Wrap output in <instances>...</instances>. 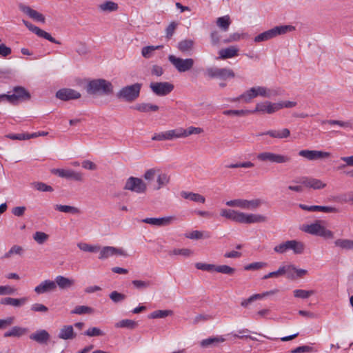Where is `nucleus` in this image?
<instances>
[{
	"instance_id": "nucleus-1",
	"label": "nucleus",
	"mask_w": 353,
	"mask_h": 353,
	"mask_svg": "<svg viewBox=\"0 0 353 353\" xmlns=\"http://www.w3.org/2000/svg\"><path fill=\"white\" fill-rule=\"evenodd\" d=\"M220 214L221 216L233 221L245 224L263 223L266 221L267 219L266 217L262 214H247L232 209H222Z\"/></svg>"
},
{
	"instance_id": "nucleus-2",
	"label": "nucleus",
	"mask_w": 353,
	"mask_h": 353,
	"mask_svg": "<svg viewBox=\"0 0 353 353\" xmlns=\"http://www.w3.org/2000/svg\"><path fill=\"white\" fill-rule=\"evenodd\" d=\"M281 94L279 88L272 89L264 86H254L243 92V97L245 98V103H250L253 99L261 97L264 98H272Z\"/></svg>"
},
{
	"instance_id": "nucleus-3",
	"label": "nucleus",
	"mask_w": 353,
	"mask_h": 353,
	"mask_svg": "<svg viewBox=\"0 0 353 353\" xmlns=\"http://www.w3.org/2000/svg\"><path fill=\"white\" fill-rule=\"evenodd\" d=\"M87 90L92 94L110 95L113 93V85L105 79H98L90 81Z\"/></svg>"
},
{
	"instance_id": "nucleus-4",
	"label": "nucleus",
	"mask_w": 353,
	"mask_h": 353,
	"mask_svg": "<svg viewBox=\"0 0 353 353\" xmlns=\"http://www.w3.org/2000/svg\"><path fill=\"white\" fill-rule=\"evenodd\" d=\"M322 223V221L318 220L311 224H305L301 227V230L307 234L319 236L324 239H333L334 233L327 229Z\"/></svg>"
},
{
	"instance_id": "nucleus-5",
	"label": "nucleus",
	"mask_w": 353,
	"mask_h": 353,
	"mask_svg": "<svg viewBox=\"0 0 353 353\" xmlns=\"http://www.w3.org/2000/svg\"><path fill=\"white\" fill-rule=\"evenodd\" d=\"M294 30V27L290 25L276 26L272 29L265 31L254 37V41L256 43L270 40L279 35L284 34Z\"/></svg>"
},
{
	"instance_id": "nucleus-6",
	"label": "nucleus",
	"mask_w": 353,
	"mask_h": 353,
	"mask_svg": "<svg viewBox=\"0 0 353 353\" xmlns=\"http://www.w3.org/2000/svg\"><path fill=\"white\" fill-rule=\"evenodd\" d=\"M141 88V84L139 83L125 86L118 92L117 97L125 101L132 102L139 97Z\"/></svg>"
},
{
	"instance_id": "nucleus-7",
	"label": "nucleus",
	"mask_w": 353,
	"mask_h": 353,
	"mask_svg": "<svg viewBox=\"0 0 353 353\" xmlns=\"http://www.w3.org/2000/svg\"><path fill=\"white\" fill-rule=\"evenodd\" d=\"M168 59L174 68L180 73L190 70L194 64V61L192 58L183 59L173 54H170Z\"/></svg>"
},
{
	"instance_id": "nucleus-8",
	"label": "nucleus",
	"mask_w": 353,
	"mask_h": 353,
	"mask_svg": "<svg viewBox=\"0 0 353 353\" xmlns=\"http://www.w3.org/2000/svg\"><path fill=\"white\" fill-rule=\"evenodd\" d=\"M263 201L260 199L252 200L247 199H234L226 202V205L230 207H236L243 210H254L259 208Z\"/></svg>"
},
{
	"instance_id": "nucleus-9",
	"label": "nucleus",
	"mask_w": 353,
	"mask_h": 353,
	"mask_svg": "<svg viewBox=\"0 0 353 353\" xmlns=\"http://www.w3.org/2000/svg\"><path fill=\"white\" fill-rule=\"evenodd\" d=\"M205 75L209 78H217L223 80H225L228 78H234L235 77L232 70L227 68H220L217 67H209L206 68Z\"/></svg>"
},
{
	"instance_id": "nucleus-10",
	"label": "nucleus",
	"mask_w": 353,
	"mask_h": 353,
	"mask_svg": "<svg viewBox=\"0 0 353 353\" xmlns=\"http://www.w3.org/2000/svg\"><path fill=\"white\" fill-rule=\"evenodd\" d=\"M123 189L137 194H143L147 190V185L143 180L140 178L130 176L126 180Z\"/></svg>"
},
{
	"instance_id": "nucleus-11",
	"label": "nucleus",
	"mask_w": 353,
	"mask_h": 353,
	"mask_svg": "<svg viewBox=\"0 0 353 353\" xmlns=\"http://www.w3.org/2000/svg\"><path fill=\"white\" fill-rule=\"evenodd\" d=\"M256 158L259 161L276 163H285L290 162L291 160V158L289 156L276 154L270 152H263L259 153L256 156Z\"/></svg>"
},
{
	"instance_id": "nucleus-12",
	"label": "nucleus",
	"mask_w": 353,
	"mask_h": 353,
	"mask_svg": "<svg viewBox=\"0 0 353 353\" xmlns=\"http://www.w3.org/2000/svg\"><path fill=\"white\" fill-rule=\"evenodd\" d=\"M150 88L156 95L163 97L169 94L174 90V85L168 81L152 82Z\"/></svg>"
},
{
	"instance_id": "nucleus-13",
	"label": "nucleus",
	"mask_w": 353,
	"mask_h": 353,
	"mask_svg": "<svg viewBox=\"0 0 353 353\" xmlns=\"http://www.w3.org/2000/svg\"><path fill=\"white\" fill-rule=\"evenodd\" d=\"M53 174L57 175L61 178L66 179H72L76 181H83V174L80 172H77L71 169L54 168L51 170Z\"/></svg>"
},
{
	"instance_id": "nucleus-14",
	"label": "nucleus",
	"mask_w": 353,
	"mask_h": 353,
	"mask_svg": "<svg viewBox=\"0 0 353 353\" xmlns=\"http://www.w3.org/2000/svg\"><path fill=\"white\" fill-rule=\"evenodd\" d=\"M99 259L105 260L110 256H113L115 255L127 256L128 254L125 251L121 248H116L113 246H104L101 248L99 250Z\"/></svg>"
},
{
	"instance_id": "nucleus-15",
	"label": "nucleus",
	"mask_w": 353,
	"mask_h": 353,
	"mask_svg": "<svg viewBox=\"0 0 353 353\" xmlns=\"http://www.w3.org/2000/svg\"><path fill=\"white\" fill-rule=\"evenodd\" d=\"M278 111L277 103H272L270 101H265L257 103L255 108L251 110V114L261 113L272 114Z\"/></svg>"
},
{
	"instance_id": "nucleus-16",
	"label": "nucleus",
	"mask_w": 353,
	"mask_h": 353,
	"mask_svg": "<svg viewBox=\"0 0 353 353\" xmlns=\"http://www.w3.org/2000/svg\"><path fill=\"white\" fill-rule=\"evenodd\" d=\"M181 138L180 128L170 130L168 131L155 133L152 137L153 141H171L174 139Z\"/></svg>"
},
{
	"instance_id": "nucleus-17",
	"label": "nucleus",
	"mask_w": 353,
	"mask_h": 353,
	"mask_svg": "<svg viewBox=\"0 0 353 353\" xmlns=\"http://www.w3.org/2000/svg\"><path fill=\"white\" fill-rule=\"evenodd\" d=\"M176 220L174 216H168L159 218H145L142 222L158 227L167 226L172 224Z\"/></svg>"
},
{
	"instance_id": "nucleus-18",
	"label": "nucleus",
	"mask_w": 353,
	"mask_h": 353,
	"mask_svg": "<svg viewBox=\"0 0 353 353\" xmlns=\"http://www.w3.org/2000/svg\"><path fill=\"white\" fill-rule=\"evenodd\" d=\"M19 8L22 12L27 14L32 19L42 23H45L46 19L43 14L32 9L30 6L20 3L19 5Z\"/></svg>"
},
{
	"instance_id": "nucleus-19",
	"label": "nucleus",
	"mask_w": 353,
	"mask_h": 353,
	"mask_svg": "<svg viewBox=\"0 0 353 353\" xmlns=\"http://www.w3.org/2000/svg\"><path fill=\"white\" fill-rule=\"evenodd\" d=\"M56 97L62 101H69L80 98L81 94L71 88H63L57 92Z\"/></svg>"
},
{
	"instance_id": "nucleus-20",
	"label": "nucleus",
	"mask_w": 353,
	"mask_h": 353,
	"mask_svg": "<svg viewBox=\"0 0 353 353\" xmlns=\"http://www.w3.org/2000/svg\"><path fill=\"white\" fill-rule=\"evenodd\" d=\"M299 183H302L307 188L314 190H321L326 187L327 184L320 179L304 176L299 179Z\"/></svg>"
},
{
	"instance_id": "nucleus-21",
	"label": "nucleus",
	"mask_w": 353,
	"mask_h": 353,
	"mask_svg": "<svg viewBox=\"0 0 353 353\" xmlns=\"http://www.w3.org/2000/svg\"><path fill=\"white\" fill-rule=\"evenodd\" d=\"M57 289L56 283L52 280H44L41 282L38 285H37L34 291L37 294H42L45 293H48L51 292H54Z\"/></svg>"
},
{
	"instance_id": "nucleus-22",
	"label": "nucleus",
	"mask_w": 353,
	"mask_h": 353,
	"mask_svg": "<svg viewBox=\"0 0 353 353\" xmlns=\"http://www.w3.org/2000/svg\"><path fill=\"white\" fill-rule=\"evenodd\" d=\"M299 155L308 160L312 161L318 159L329 157L330 154L327 152L319 150H302L299 151Z\"/></svg>"
},
{
	"instance_id": "nucleus-23",
	"label": "nucleus",
	"mask_w": 353,
	"mask_h": 353,
	"mask_svg": "<svg viewBox=\"0 0 353 353\" xmlns=\"http://www.w3.org/2000/svg\"><path fill=\"white\" fill-rule=\"evenodd\" d=\"M12 100V104L17 103L19 101L28 100L30 98L29 92L23 87L17 86L14 88L13 93L10 94Z\"/></svg>"
},
{
	"instance_id": "nucleus-24",
	"label": "nucleus",
	"mask_w": 353,
	"mask_h": 353,
	"mask_svg": "<svg viewBox=\"0 0 353 353\" xmlns=\"http://www.w3.org/2000/svg\"><path fill=\"white\" fill-rule=\"evenodd\" d=\"M299 208L303 210L310 212H323L325 213H335L338 212V209L332 206L321 205H307L305 204H299Z\"/></svg>"
},
{
	"instance_id": "nucleus-25",
	"label": "nucleus",
	"mask_w": 353,
	"mask_h": 353,
	"mask_svg": "<svg viewBox=\"0 0 353 353\" xmlns=\"http://www.w3.org/2000/svg\"><path fill=\"white\" fill-rule=\"evenodd\" d=\"M30 339L40 343L46 344L50 340V334L46 330H38L30 335Z\"/></svg>"
},
{
	"instance_id": "nucleus-26",
	"label": "nucleus",
	"mask_w": 353,
	"mask_h": 353,
	"mask_svg": "<svg viewBox=\"0 0 353 353\" xmlns=\"http://www.w3.org/2000/svg\"><path fill=\"white\" fill-rule=\"evenodd\" d=\"M268 135L275 139H285L290 135V131L288 128L280 130H270L266 132L258 134V136Z\"/></svg>"
},
{
	"instance_id": "nucleus-27",
	"label": "nucleus",
	"mask_w": 353,
	"mask_h": 353,
	"mask_svg": "<svg viewBox=\"0 0 353 353\" xmlns=\"http://www.w3.org/2000/svg\"><path fill=\"white\" fill-rule=\"evenodd\" d=\"M28 332V329L21 326H13L11 329L6 331L4 337H17L20 338Z\"/></svg>"
},
{
	"instance_id": "nucleus-28",
	"label": "nucleus",
	"mask_w": 353,
	"mask_h": 353,
	"mask_svg": "<svg viewBox=\"0 0 353 353\" xmlns=\"http://www.w3.org/2000/svg\"><path fill=\"white\" fill-rule=\"evenodd\" d=\"M239 50V49L238 48V47L234 46L221 49L219 51V59H226L235 57L238 56Z\"/></svg>"
},
{
	"instance_id": "nucleus-29",
	"label": "nucleus",
	"mask_w": 353,
	"mask_h": 353,
	"mask_svg": "<svg viewBox=\"0 0 353 353\" xmlns=\"http://www.w3.org/2000/svg\"><path fill=\"white\" fill-rule=\"evenodd\" d=\"M76 334L74 332L73 327L72 325H64L59 331L58 337L63 340L73 339L75 338Z\"/></svg>"
},
{
	"instance_id": "nucleus-30",
	"label": "nucleus",
	"mask_w": 353,
	"mask_h": 353,
	"mask_svg": "<svg viewBox=\"0 0 353 353\" xmlns=\"http://www.w3.org/2000/svg\"><path fill=\"white\" fill-rule=\"evenodd\" d=\"M28 301V298L23 297L21 299H15L12 297L3 298L0 303L2 305H12L14 307H20L24 305Z\"/></svg>"
},
{
	"instance_id": "nucleus-31",
	"label": "nucleus",
	"mask_w": 353,
	"mask_h": 353,
	"mask_svg": "<svg viewBox=\"0 0 353 353\" xmlns=\"http://www.w3.org/2000/svg\"><path fill=\"white\" fill-rule=\"evenodd\" d=\"M54 281L60 289H68L74 284V280L61 275L57 276Z\"/></svg>"
},
{
	"instance_id": "nucleus-32",
	"label": "nucleus",
	"mask_w": 353,
	"mask_h": 353,
	"mask_svg": "<svg viewBox=\"0 0 353 353\" xmlns=\"http://www.w3.org/2000/svg\"><path fill=\"white\" fill-rule=\"evenodd\" d=\"M181 196L185 199L196 203H204L205 199L203 196L192 192L182 191L181 192Z\"/></svg>"
},
{
	"instance_id": "nucleus-33",
	"label": "nucleus",
	"mask_w": 353,
	"mask_h": 353,
	"mask_svg": "<svg viewBox=\"0 0 353 353\" xmlns=\"http://www.w3.org/2000/svg\"><path fill=\"white\" fill-rule=\"evenodd\" d=\"M98 8L102 12H112L118 10L119 5L112 1H105L100 3Z\"/></svg>"
},
{
	"instance_id": "nucleus-34",
	"label": "nucleus",
	"mask_w": 353,
	"mask_h": 353,
	"mask_svg": "<svg viewBox=\"0 0 353 353\" xmlns=\"http://www.w3.org/2000/svg\"><path fill=\"white\" fill-rule=\"evenodd\" d=\"M203 132V129L199 127L190 126L186 129L180 128L181 138H186L192 134H199Z\"/></svg>"
},
{
	"instance_id": "nucleus-35",
	"label": "nucleus",
	"mask_w": 353,
	"mask_h": 353,
	"mask_svg": "<svg viewBox=\"0 0 353 353\" xmlns=\"http://www.w3.org/2000/svg\"><path fill=\"white\" fill-rule=\"evenodd\" d=\"M321 124H328L330 125H338L344 129H352L353 124L350 121H343L339 120H322Z\"/></svg>"
},
{
	"instance_id": "nucleus-36",
	"label": "nucleus",
	"mask_w": 353,
	"mask_h": 353,
	"mask_svg": "<svg viewBox=\"0 0 353 353\" xmlns=\"http://www.w3.org/2000/svg\"><path fill=\"white\" fill-rule=\"evenodd\" d=\"M225 341V339L223 336H216L202 340L200 343V345L203 347H208L212 345L223 343Z\"/></svg>"
},
{
	"instance_id": "nucleus-37",
	"label": "nucleus",
	"mask_w": 353,
	"mask_h": 353,
	"mask_svg": "<svg viewBox=\"0 0 353 353\" xmlns=\"http://www.w3.org/2000/svg\"><path fill=\"white\" fill-rule=\"evenodd\" d=\"M194 41L192 39H183L177 44V48L183 53L191 51L194 47Z\"/></svg>"
},
{
	"instance_id": "nucleus-38",
	"label": "nucleus",
	"mask_w": 353,
	"mask_h": 353,
	"mask_svg": "<svg viewBox=\"0 0 353 353\" xmlns=\"http://www.w3.org/2000/svg\"><path fill=\"white\" fill-rule=\"evenodd\" d=\"M210 233L209 232H203L199 230H194L190 233H186L185 236L190 239H209L210 237Z\"/></svg>"
},
{
	"instance_id": "nucleus-39",
	"label": "nucleus",
	"mask_w": 353,
	"mask_h": 353,
	"mask_svg": "<svg viewBox=\"0 0 353 353\" xmlns=\"http://www.w3.org/2000/svg\"><path fill=\"white\" fill-rule=\"evenodd\" d=\"M335 246L345 250H353V240L338 239L334 241Z\"/></svg>"
},
{
	"instance_id": "nucleus-40",
	"label": "nucleus",
	"mask_w": 353,
	"mask_h": 353,
	"mask_svg": "<svg viewBox=\"0 0 353 353\" xmlns=\"http://www.w3.org/2000/svg\"><path fill=\"white\" fill-rule=\"evenodd\" d=\"M54 209L61 212L70 213L72 214H78L81 213V211L78 208L66 205L57 204L54 205Z\"/></svg>"
},
{
	"instance_id": "nucleus-41",
	"label": "nucleus",
	"mask_w": 353,
	"mask_h": 353,
	"mask_svg": "<svg viewBox=\"0 0 353 353\" xmlns=\"http://www.w3.org/2000/svg\"><path fill=\"white\" fill-rule=\"evenodd\" d=\"M305 245L301 241L296 240H290V250H292L294 254H301L303 253Z\"/></svg>"
},
{
	"instance_id": "nucleus-42",
	"label": "nucleus",
	"mask_w": 353,
	"mask_h": 353,
	"mask_svg": "<svg viewBox=\"0 0 353 353\" xmlns=\"http://www.w3.org/2000/svg\"><path fill=\"white\" fill-rule=\"evenodd\" d=\"M134 108L141 112H148L157 111L159 106L151 103H143L137 104Z\"/></svg>"
},
{
	"instance_id": "nucleus-43",
	"label": "nucleus",
	"mask_w": 353,
	"mask_h": 353,
	"mask_svg": "<svg viewBox=\"0 0 353 353\" xmlns=\"http://www.w3.org/2000/svg\"><path fill=\"white\" fill-rule=\"evenodd\" d=\"M283 275H286L289 279H296V266L294 265H281Z\"/></svg>"
},
{
	"instance_id": "nucleus-44",
	"label": "nucleus",
	"mask_w": 353,
	"mask_h": 353,
	"mask_svg": "<svg viewBox=\"0 0 353 353\" xmlns=\"http://www.w3.org/2000/svg\"><path fill=\"white\" fill-rule=\"evenodd\" d=\"M138 323L135 321L131 319H123L115 323L114 326L117 328H128L134 329L137 327Z\"/></svg>"
},
{
	"instance_id": "nucleus-45",
	"label": "nucleus",
	"mask_w": 353,
	"mask_h": 353,
	"mask_svg": "<svg viewBox=\"0 0 353 353\" xmlns=\"http://www.w3.org/2000/svg\"><path fill=\"white\" fill-rule=\"evenodd\" d=\"M77 245L81 250L91 253L97 252L100 250V246L98 245H91L83 242H79Z\"/></svg>"
},
{
	"instance_id": "nucleus-46",
	"label": "nucleus",
	"mask_w": 353,
	"mask_h": 353,
	"mask_svg": "<svg viewBox=\"0 0 353 353\" xmlns=\"http://www.w3.org/2000/svg\"><path fill=\"white\" fill-rule=\"evenodd\" d=\"M316 294V291L314 290H305L301 289L294 290L293 291V294L294 297L299 298L302 299H308L310 296Z\"/></svg>"
},
{
	"instance_id": "nucleus-47",
	"label": "nucleus",
	"mask_w": 353,
	"mask_h": 353,
	"mask_svg": "<svg viewBox=\"0 0 353 353\" xmlns=\"http://www.w3.org/2000/svg\"><path fill=\"white\" fill-rule=\"evenodd\" d=\"M173 314V311L170 310H158L152 312L148 316L149 319H163L165 318L168 316H172Z\"/></svg>"
},
{
	"instance_id": "nucleus-48",
	"label": "nucleus",
	"mask_w": 353,
	"mask_h": 353,
	"mask_svg": "<svg viewBox=\"0 0 353 353\" xmlns=\"http://www.w3.org/2000/svg\"><path fill=\"white\" fill-rule=\"evenodd\" d=\"M24 253V249L18 245H14L10 248V249L5 253L4 258L9 259L11 258L13 255H19L22 256Z\"/></svg>"
},
{
	"instance_id": "nucleus-49",
	"label": "nucleus",
	"mask_w": 353,
	"mask_h": 353,
	"mask_svg": "<svg viewBox=\"0 0 353 353\" xmlns=\"http://www.w3.org/2000/svg\"><path fill=\"white\" fill-rule=\"evenodd\" d=\"M251 331L248 329H241L238 331V333L231 332L228 335H232L235 338L239 339H250L252 341H258V339L254 336L249 335Z\"/></svg>"
},
{
	"instance_id": "nucleus-50",
	"label": "nucleus",
	"mask_w": 353,
	"mask_h": 353,
	"mask_svg": "<svg viewBox=\"0 0 353 353\" xmlns=\"http://www.w3.org/2000/svg\"><path fill=\"white\" fill-rule=\"evenodd\" d=\"M230 23L231 21L229 15L219 17L216 20L217 26L224 31L228 30Z\"/></svg>"
},
{
	"instance_id": "nucleus-51",
	"label": "nucleus",
	"mask_w": 353,
	"mask_h": 353,
	"mask_svg": "<svg viewBox=\"0 0 353 353\" xmlns=\"http://www.w3.org/2000/svg\"><path fill=\"white\" fill-rule=\"evenodd\" d=\"M33 239L39 245L45 243L49 239V235L41 231L35 232L32 235Z\"/></svg>"
},
{
	"instance_id": "nucleus-52",
	"label": "nucleus",
	"mask_w": 353,
	"mask_h": 353,
	"mask_svg": "<svg viewBox=\"0 0 353 353\" xmlns=\"http://www.w3.org/2000/svg\"><path fill=\"white\" fill-rule=\"evenodd\" d=\"M169 255H180L184 257H189L193 254V251L188 248L178 249L175 248L169 252Z\"/></svg>"
},
{
	"instance_id": "nucleus-53",
	"label": "nucleus",
	"mask_w": 353,
	"mask_h": 353,
	"mask_svg": "<svg viewBox=\"0 0 353 353\" xmlns=\"http://www.w3.org/2000/svg\"><path fill=\"white\" fill-rule=\"evenodd\" d=\"M162 46H149L142 48L141 54L146 59L150 58L156 50L160 49Z\"/></svg>"
},
{
	"instance_id": "nucleus-54",
	"label": "nucleus",
	"mask_w": 353,
	"mask_h": 353,
	"mask_svg": "<svg viewBox=\"0 0 353 353\" xmlns=\"http://www.w3.org/2000/svg\"><path fill=\"white\" fill-rule=\"evenodd\" d=\"M170 181V177L169 176L165 173H161L158 175L157 182V187L156 188L157 190L161 189L162 187L166 185Z\"/></svg>"
},
{
	"instance_id": "nucleus-55",
	"label": "nucleus",
	"mask_w": 353,
	"mask_h": 353,
	"mask_svg": "<svg viewBox=\"0 0 353 353\" xmlns=\"http://www.w3.org/2000/svg\"><path fill=\"white\" fill-rule=\"evenodd\" d=\"M94 312V309L85 306V305H79L75 307V308L72 311V314H92Z\"/></svg>"
},
{
	"instance_id": "nucleus-56",
	"label": "nucleus",
	"mask_w": 353,
	"mask_h": 353,
	"mask_svg": "<svg viewBox=\"0 0 353 353\" xmlns=\"http://www.w3.org/2000/svg\"><path fill=\"white\" fill-rule=\"evenodd\" d=\"M35 34H37L38 37L46 39V40L56 43V44H60V42L56 40L54 38H53L50 34L48 32L41 30V28H38Z\"/></svg>"
},
{
	"instance_id": "nucleus-57",
	"label": "nucleus",
	"mask_w": 353,
	"mask_h": 353,
	"mask_svg": "<svg viewBox=\"0 0 353 353\" xmlns=\"http://www.w3.org/2000/svg\"><path fill=\"white\" fill-rule=\"evenodd\" d=\"M224 115L245 116L251 114L250 110H228L223 112Z\"/></svg>"
},
{
	"instance_id": "nucleus-58",
	"label": "nucleus",
	"mask_w": 353,
	"mask_h": 353,
	"mask_svg": "<svg viewBox=\"0 0 353 353\" xmlns=\"http://www.w3.org/2000/svg\"><path fill=\"white\" fill-rule=\"evenodd\" d=\"M215 272L231 275L234 274L235 272V269L233 268H231L227 265H216L215 266Z\"/></svg>"
},
{
	"instance_id": "nucleus-59",
	"label": "nucleus",
	"mask_w": 353,
	"mask_h": 353,
	"mask_svg": "<svg viewBox=\"0 0 353 353\" xmlns=\"http://www.w3.org/2000/svg\"><path fill=\"white\" fill-rule=\"evenodd\" d=\"M32 186L36 190L41 192H52L53 188L44 183L42 182H34L32 183Z\"/></svg>"
},
{
	"instance_id": "nucleus-60",
	"label": "nucleus",
	"mask_w": 353,
	"mask_h": 353,
	"mask_svg": "<svg viewBox=\"0 0 353 353\" xmlns=\"http://www.w3.org/2000/svg\"><path fill=\"white\" fill-rule=\"evenodd\" d=\"M290 250V241L283 242L274 248V251L279 254H283Z\"/></svg>"
},
{
	"instance_id": "nucleus-61",
	"label": "nucleus",
	"mask_w": 353,
	"mask_h": 353,
	"mask_svg": "<svg viewBox=\"0 0 353 353\" xmlns=\"http://www.w3.org/2000/svg\"><path fill=\"white\" fill-rule=\"evenodd\" d=\"M84 334L88 336H99L104 335V332L97 327L89 328L84 332Z\"/></svg>"
},
{
	"instance_id": "nucleus-62",
	"label": "nucleus",
	"mask_w": 353,
	"mask_h": 353,
	"mask_svg": "<svg viewBox=\"0 0 353 353\" xmlns=\"http://www.w3.org/2000/svg\"><path fill=\"white\" fill-rule=\"evenodd\" d=\"M215 266L216 265H213V264H208V263H196L195 264V267L198 270L208 271V272L215 271Z\"/></svg>"
},
{
	"instance_id": "nucleus-63",
	"label": "nucleus",
	"mask_w": 353,
	"mask_h": 353,
	"mask_svg": "<svg viewBox=\"0 0 353 353\" xmlns=\"http://www.w3.org/2000/svg\"><path fill=\"white\" fill-rule=\"evenodd\" d=\"M267 265L266 263L264 262H254L250 263L244 267L245 270H256L261 269Z\"/></svg>"
},
{
	"instance_id": "nucleus-64",
	"label": "nucleus",
	"mask_w": 353,
	"mask_h": 353,
	"mask_svg": "<svg viewBox=\"0 0 353 353\" xmlns=\"http://www.w3.org/2000/svg\"><path fill=\"white\" fill-rule=\"evenodd\" d=\"M110 299L114 303H119L125 299V295L117 291H113L110 294Z\"/></svg>"
}]
</instances>
